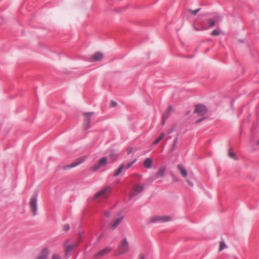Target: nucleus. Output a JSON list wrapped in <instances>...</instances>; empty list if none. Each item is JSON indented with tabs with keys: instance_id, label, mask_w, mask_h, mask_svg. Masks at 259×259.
Listing matches in <instances>:
<instances>
[{
	"instance_id": "obj_6",
	"label": "nucleus",
	"mask_w": 259,
	"mask_h": 259,
	"mask_svg": "<svg viewBox=\"0 0 259 259\" xmlns=\"http://www.w3.org/2000/svg\"><path fill=\"white\" fill-rule=\"evenodd\" d=\"M50 253L49 249L48 247L42 248L40 252L35 259H48Z\"/></svg>"
},
{
	"instance_id": "obj_37",
	"label": "nucleus",
	"mask_w": 259,
	"mask_h": 259,
	"mask_svg": "<svg viewBox=\"0 0 259 259\" xmlns=\"http://www.w3.org/2000/svg\"><path fill=\"white\" fill-rule=\"evenodd\" d=\"M172 176L173 177L174 181H175V182L178 181V179L175 177V176L174 174H172Z\"/></svg>"
},
{
	"instance_id": "obj_40",
	"label": "nucleus",
	"mask_w": 259,
	"mask_h": 259,
	"mask_svg": "<svg viewBox=\"0 0 259 259\" xmlns=\"http://www.w3.org/2000/svg\"><path fill=\"white\" fill-rule=\"evenodd\" d=\"M194 28H195V29L196 31H199V30H200V29H199V28H197V27H195Z\"/></svg>"
},
{
	"instance_id": "obj_15",
	"label": "nucleus",
	"mask_w": 259,
	"mask_h": 259,
	"mask_svg": "<svg viewBox=\"0 0 259 259\" xmlns=\"http://www.w3.org/2000/svg\"><path fill=\"white\" fill-rule=\"evenodd\" d=\"M111 190V188L109 186H107L104 188L102 189L100 191H99L95 194V197L98 198L102 195L104 194L106 192L109 191Z\"/></svg>"
},
{
	"instance_id": "obj_31",
	"label": "nucleus",
	"mask_w": 259,
	"mask_h": 259,
	"mask_svg": "<svg viewBox=\"0 0 259 259\" xmlns=\"http://www.w3.org/2000/svg\"><path fill=\"white\" fill-rule=\"evenodd\" d=\"M117 106V103L116 102L112 100L111 101V103H110V107H114L115 106Z\"/></svg>"
},
{
	"instance_id": "obj_38",
	"label": "nucleus",
	"mask_w": 259,
	"mask_h": 259,
	"mask_svg": "<svg viewBox=\"0 0 259 259\" xmlns=\"http://www.w3.org/2000/svg\"><path fill=\"white\" fill-rule=\"evenodd\" d=\"M187 182L192 187L193 186L192 182L190 180H187Z\"/></svg>"
},
{
	"instance_id": "obj_34",
	"label": "nucleus",
	"mask_w": 259,
	"mask_h": 259,
	"mask_svg": "<svg viewBox=\"0 0 259 259\" xmlns=\"http://www.w3.org/2000/svg\"><path fill=\"white\" fill-rule=\"evenodd\" d=\"M105 215H106L107 217H109L110 215V212L108 210L106 211L104 213Z\"/></svg>"
},
{
	"instance_id": "obj_14",
	"label": "nucleus",
	"mask_w": 259,
	"mask_h": 259,
	"mask_svg": "<svg viewBox=\"0 0 259 259\" xmlns=\"http://www.w3.org/2000/svg\"><path fill=\"white\" fill-rule=\"evenodd\" d=\"M123 217H121L119 218H118L116 219L115 221V222L112 224L109 225V228L110 229L113 230H114L121 223L122 220L123 219Z\"/></svg>"
},
{
	"instance_id": "obj_4",
	"label": "nucleus",
	"mask_w": 259,
	"mask_h": 259,
	"mask_svg": "<svg viewBox=\"0 0 259 259\" xmlns=\"http://www.w3.org/2000/svg\"><path fill=\"white\" fill-rule=\"evenodd\" d=\"M111 250L110 247H107L98 252L94 255L95 259H99L107 255Z\"/></svg>"
},
{
	"instance_id": "obj_39",
	"label": "nucleus",
	"mask_w": 259,
	"mask_h": 259,
	"mask_svg": "<svg viewBox=\"0 0 259 259\" xmlns=\"http://www.w3.org/2000/svg\"><path fill=\"white\" fill-rule=\"evenodd\" d=\"M102 236H103L102 234L100 235V236L98 237V240L100 239L102 237Z\"/></svg>"
},
{
	"instance_id": "obj_32",
	"label": "nucleus",
	"mask_w": 259,
	"mask_h": 259,
	"mask_svg": "<svg viewBox=\"0 0 259 259\" xmlns=\"http://www.w3.org/2000/svg\"><path fill=\"white\" fill-rule=\"evenodd\" d=\"M52 259H61V257L59 255L55 254L53 255Z\"/></svg>"
},
{
	"instance_id": "obj_23",
	"label": "nucleus",
	"mask_w": 259,
	"mask_h": 259,
	"mask_svg": "<svg viewBox=\"0 0 259 259\" xmlns=\"http://www.w3.org/2000/svg\"><path fill=\"white\" fill-rule=\"evenodd\" d=\"M229 155L230 157L232 158L233 159H237L235 153L233 152L231 149H230L229 150Z\"/></svg>"
},
{
	"instance_id": "obj_30",
	"label": "nucleus",
	"mask_w": 259,
	"mask_h": 259,
	"mask_svg": "<svg viewBox=\"0 0 259 259\" xmlns=\"http://www.w3.org/2000/svg\"><path fill=\"white\" fill-rule=\"evenodd\" d=\"M70 226L68 224H66L63 227V229L65 231L67 232L70 230Z\"/></svg>"
},
{
	"instance_id": "obj_20",
	"label": "nucleus",
	"mask_w": 259,
	"mask_h": 259,
	"mask_svg": "<svg viewBox=\"0 0 259 259\" xmlns=\"http://www.w3.org/2000/svg\"><path fill=\"white\" fill-rule=\"evenodd\" d=\"M177 142H178V137H176L175 139L174 140V141H173V143H172V144L171 145V147L170 148V151H174L176 150V146H177Z\"/></svg>"
},
{
	"instance_id": "obj_2",
	"label": "nucleus",
	"mask_w": 259,
	"mask_h": 259,
	"mask_svg": "<svg viewBox=\"0 0 259 259\" xmlns=\"http://www.w3.org/2000/svg\"><path fill=\"white\" fill-rule=\"evenodd\" d=\"M129 250V246L126 238L121 241L118 246V254H122L127 252Z\"/></svg>"
},
{
	"instance_id": "obj_24",
	"label": "nucleus",
	"mask_w": 259,
	"mask_h": 259,
	"mask_svg": "<svg viewBox=\"0 0 259 259\" xmlns=\"http://www.w3.org/2000/svg\"><path fill=\"white\" fill-rule=\"evenodd\" d=\"M207 24L209 27H213L215 24V21L213 19H208L207 20Z\"/></svg>"
},
{
	"instance_id": "obj_29",
	"label": "nucleus",
	"mask_w": 259,
	"mask_h": 259,
	"mask_svg": "<svg viewBox=\"0 0 259 259\" xmlns=\"http://www.w3.org/2000/svg\"><path fill=\"white\" fill-rule=\"evenodd\" d=\"M135 161H136V160H134L133 161L128 162L126 165V168L128 169L130 167H131L135 163Z\"/></svg>"
},
{
	"instance_id": "obj_18",
	"label": "nucleus",
	"mask_w": 259,
	"mask_h": 259,
	"mask_svg": "<svg viewBox=\"0 0 259 259\" xmlns=\"http://www.w3.org/2000/svg\"><path fill=\"white\" fill-rule=\"evenodd\" d=\"M118 154L116 151L112 150L110 152L109 158L112 160V162H115L117 158Z\"/></svg>"
},
{
	"instance_id": "obj_21",
	"label": "nucleus",
	"mask_w": 259,
	"mask_h": 259,
	"mask_svg": "<svg viewBox=\"0 0 259 259\" xmlns=\"http://www.w3.org/2000/svg\"><path fill=\"white\" fill-rule=\"evenodd\" d=\"M170 112H166L163 114L162 115V124L165 123V120L168 118L170 115Z\"/></svg>"
},
{
	"instance_id": "obj_25",
	"label": "nucleus",
	"mask_w": 259,
	"mask_h": 259,
	"mask_svg": "<svg viewBox=\"0 0 259 259\" xmlns=\"http://www.w3.org/2000/svg\"><path fill=\"white\" fill-rule=\"evenodd\" d=\"M201 10V8H198L195 10H189V12L192 15H196L197 13H198Z\"/></svg>"
},
{
	"instance_id": "obj_10",
	"label": "nucleus",
	"mask_w": 259,
	"mask_h": 259,
	"mask_svg": "<svg viewBox=\"0 0 259 259\" xmlns=\"http://www.w3.org/2000/svg\"><path fill=\"white\" fill-rule=\"evenodd\" d=\"M195 112L199 114H205L207 112V109L204 105L198 104L196 105Z\"/></svg>"
},
{
	"instance_id": "obj_26",
	"label": "nucleus",
	"mask_w": 259,
	"mask_h": 259,
	"mask_svg": "<svg viewBox=\"0 0 259 259\" xmlns=\"http://www.w3.org/2000/svg\"><path fill=\"white\" fill-rule=\"evenodd\" d=\"M220 34V30L219 29H214L211 32V35L218 36Z\"/></svg>"
},
{
	"instance_id": "obj_5",
	"label": "nucleus",
	"mask_w": 259,
	"mask_h": 259,
	"mask_svg": "<svg viewBox=\"0 0 259 259\" xmlns=\"http://www.w3.org/2000/svg\"><path fill=\"white\" fill-rule=\"evenodd\" d=\"M107 159L106 157L101 158L97 164H95L92 168L94 171L98 170L101 166H104L107 164Z\"/></svg>"
},
{
	"instance_id": "obj_8",
	"label": "nucleus",
	"mask_w": 259,
	"mask_h": 259,
	"mask_svg": "<svg viewBox=\"0 0 259 259\" xmlns=\"http://www.w3.org/2000/svg\"><path fill=\"white\" fill-rule=\"evenodd\" d=\"M144 184L142 185H137L134 189V192L130 194V197L133 198L137 195L144 190Z\"/></svg>"
},
{
	"instance_id": "obj_12",
	"label": "nucleus",
	"mask_w": 259,
	"mask_h": 259,
	"mask_svg": "<svg viewBox=\"0 0 259 259\" xmlns=\"http://www.w3.org/2000/svg\"><path fill=\"white\" fill-rule=\"evenodd\" d=\"M84 160H85V158L80 157V158H78L77 159H76V160L75 161L72 162L71 164H70L66 167H69V168L74 167L77 166L78 165L83 162L84 161Z\"/></svg>"
},
{
	"instance_id": "obj_11",
	"label": "nucleus",
	"mask_w": 259,
	"mask_h": 259,
	"mask_svg": "<svg viewBox=\"0 0 259 259\" xmlns=\"http://www.w3.org/2000/svg\"><path fill=\"white\" fill-rule=\"evenodd\" d=\"M103 57V54L101 52H98L95 53L91 58V61L92 62L99 61Z\"/></svg>"
},
{
	"instance_id": "obj_3",
	"label": "nucleus",
	"mask_w": 259,
	"mask_h": 259,
	"mask_svg": "<svg viewBox=\"0 0 259 259\" xmlns=\"http://www.w3.org/2000/svg\"><path fill=\"white\" fill-rule=\"evenodd\" d=\"M171 220L169 216H154L150 218L149 220L150 223H155L157 222H167Z\"/></svg>"
},
{
	"instance_id": "obj_36",
	"label": "nucleus",
	"mask_w": 259,
	"mask_h": 259,
	"mask_svg": "<svg viewBox=\"0 0 259 259\" xmlns=\"http://www.w3.org/2000/svg\"><path fill=\"white\" fill-rule=\"evenodd\" d=\"M139 259H145V256H144V254H143V253H141V254L139 255Z\"/></svg>"
},
{
	"instance_id": "obj_17",
	"label": "nucleus",
	"mask_w": 259,
	"mask_h": 259,
	"mask_svg": "<svg viewBox=\"0 0 259 259\" xmlns=\"http://www.w3.org/2000/svg\"><path fill=\"white\" fill-rule=\"evenodd\" d=\"M178 168L180 170L182 176L184 178H186L188 175L187 170L185 169L181 164H178Z\"/></svg>"
},
{
	"instance_id": "obj_16",
	"label": "nucleus",
	"mask_w": 259,
	"mask_h": 259,
	"mask_svg": "<svg viewBox=\"0 0 259 259\" xmlns=\"http://www.w3.org/2000/svg\"><path fill=\"white\" fill-rule=\"evenodd\" d=\"M65 254L67 255L68 253L71 252L75 247V245L73 244L68 245L67 242L64 244Z\"/></svg>"
},
{
	"instance_id": "obj_7",
	"label": "nucleus",
	"mask_w": 259,
	"mask_h": 259,
	"mask_svg": "<svg viewBox=\"0 0 259 259\" xmlns=\"http://www.w3.org/2000/svg\"><path fill=\"white\" fill-rule=\"evenodd\" d=\"M94 114L93 112H84L83 113V115L87 117V119L84 121L85 124V130H88L90 128V122H91V116Z\"/></svg>"
},
{
	"instance_id": "obj_27",
	"label": "nucleus",
	"mask_w": 259,
	"mask_h": 259,
	"mask_svg": "<svg viewBox=\"0 0 259 259\" xmlns=\"http://www.w3.org/2000/svg\"><path fill=\"white\" fill-rule=\"evenodd\" d=\"M214 18H215V20L218 21H221L223 19L222 16L220 15L219 14H216L214 15Z\"/></svg>"
},
{
	"instance_id": "obj_19",
	"label": "nucleus",
	"mask_w": 259,
	"mask_h": 259,
	"mask_svg": "<svg viewBox=\"0 0 259 259\" xmlns=\"http://www.w3.org/2000/svg\"><path fill=\"white\" fill-rule=\"evenodd\" d=\"M123 168H124V164H121L119 166V167H118V168L117 169V170L114 172V174H113V176L114 177H116V176H118L119 174H120L121 173L122 170L123 169Z\"/></svg>"
},
{
	"instance_id": "obj_13",
	"label": "nucleus",
	"mask_w": 259,
	"mask_h": 259,
	"mask_svg": "<svg viewBox=\"0 0 259 259\" xmlns=\"http://www.w3.org/2000/svg\"><path fill=\"white\" fill-rule=\"evenodd\" d=\"M153 160L151 158H146L143 162L144 166L147 169H150L152 167Z\"/></svg>"
},
{
	"instance_id": "obj_35",
	"label": "nucleus",
	"mask_w": 259,
	"mask_h": 259,
	"mask_svg": "<svg viewBox=\"0 0 259 259\" xmlns=\"http://www.w3.org/2000/svg\"><path fill=\"white\" fill-rule=\"evenodd\" d=\"M204 119V118H203V117L201 118L196 121V124L199 123L201 122V121H202Z\"/></svg>"
},
{
	"instance_id": "obj_41",
	"label": "nucleus",
	"mask_w": 259,
	"mask_h": 259,
	"mask_svg": "<svg viewBox=\"0 0 259 259\" xmlns=\"http://www.w3.org/2000/svg\"><path fill=\"white\" fill-rule=\"evenodd\" d=\"M256 145H259V140L257 141Z\"/></svg>"
},
{
	"instance_id": "obj_28",
	"label": "nucleus",
	"mask_w": 259,
	"mask_h": 259,
	"mask_svg": "<svg viewBox=\"0 0 259 259\" xmlns=\"http://www.w3.org/2000/svg\"><path fill=\"white\" fill-rule=\"evenodd\" d=\"M226 244L224 241H222L220 242V251H222L226 247Z\"/></svg>"
},
{
	"instance_id": "obj_9",
	"label": "nucleus",
	"mask_w": 259,
	"mask_h": 259,
	"mask_svg": "<svg viewBox=\"0 0 259 259\" xmlns=\"http://www.w3.org/2000/svg\"><path fill=\"white\" fill-rule=\"evenodd\" d=\"M166 169V167L165 166L161 167L155 175L154 179L156 180L157 179L163 177L165 175Z\"/></svg>"
},
{
	"instance_id": "obj_33",
	"label": "nucleus",
	"mask_w": 259,
	"mask_h": 259,
	"mask_svg": "<svg viewBox=\"0 0 259 259\" xmlns=\"http://www.w3.org/2000/svg\"><path fill=\"white\" fill-rule=\"evenodd\" d=\"M174 111L173 108L171 105H169L168 106V110L167 112H170V114H171Z\"/></svg>"
},
{
	"instance_id": "obj_22",
	"label": "nucleus",
	"mask_w": 259,
	"mask_h": 259,
	"mask_svg": "<svg viewBox=\"0 0 259 259\" xmlns=\"http://www.w3.org/2000/svg\"><path fill=\"white\" fill-rule=\"evenodd\" d=\"M164 136H165V134L161 133V135H160V136L155 140V141L154 142V144H155V145L157 144L164 138Z\"/></svg>"
},
{
	"instance_id": "obj_1",
	"label": "nucleus",
	"mask_w": 259,
	"mask_h": 259,
	"mask_svg": "<svg viewBox=\"0 0 259 259\" xmlns=\"http://www.w3.org/2000/svg\"><path fill=\"white\" fill-rule=\"evenodd\" d=\"M39 191L38 190H35L33 195H32L30 202L29 205L31 210L32 212V214L33 216L36 215L37 214V197L38 195Z\"/></svg>"
}]
</instances>
